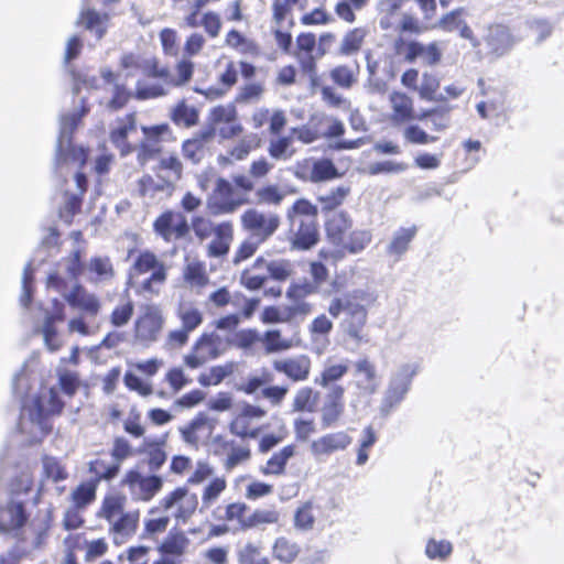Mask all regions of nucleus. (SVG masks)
<instances>
[{
  "mask_svg": "<svg viewBox=\"0 0 564 564\" xmlns=\"http://www.w3.org/2000/svg\"><path fill=\"white\" fill-rule=\"evenodd\" d=\"M119 66L128 72H142L148 78L159 79L158 84L137 82L134 98L149 100L167 95L172 88H181L188 85L193 78L195 64L187 58H180L174 68L161 63L156 56H144L140 53L127 52L119 59Z\"/></svg>",
  "mask_w": 564,
  "mask_h": 564,
  "instance_id": "obj_1",
  "label": "nucleus"
},
{
  "mask_svg": "<svg viewBox=\"0 0 564 564\" xmlns=\"http://www.w3.org/2000/svg\"><path fill=\"white\" fill-rule=\"evenodd\" d=\"M419 7L423 21L415 14L410 12L402 13L399 22L393 30L397 36L392 42V50L397 56H401L406 63H414L419 57L423 58V63L427 66H435L441 63L443 52L437 41L423 44L416 40H408V36H419L435 25H429L427 22L434 20L437 14L436 0H414Z\"/></svg>",
  "mask_w": 564,
  "mask_h": 564,
  "instance_id": "obj_2",
  "label": "nucleus"
},
{
  "mask_svg": "<svg viewBox=\"0 0 564 564\" xmlns=\"http://www.w3.org/2000/svg\"><path fill=\"white\" fill-rule=\"evenodd\" d=\"M354 220L347 212L334 213L325 219L324 230L328 243L335 249L321 248L318 258L336 267L348 254L362 252L371 242L369 229H354Z\"/></svg>",
  "mask_w": 564,
  "mask_h": 564,
  "instance_id": "obj_3",
  "label": "nucleus"
},
{
  "mask_svg": "<svg viewBox=\"0 0 564 564\" xmlns=\"http://www.w3.org/2000/svg\"><path fill=\"white\" fill-rule=\"evenodd\" d=\"M375 301L376 297L372 294L364 290H354L335 296L329 302L328 313L333 318L344 314L340 322L343 332L357 343L367 341L368 306Z\"/></svg>",
  "mask_w": 564,
  "mask_h": 564,
  "instance_id": "obj_4",
  "label": "nucleus"
},
{
  "mask_svg": "<svg viewBox=\"0 0 564 564\" xmlns=\"http://www.w3.org/2000/svg\"><path fill=\"white\" fill-rule=\"evenodd\" d=\"M318 207L307 198H297L286 209V241L292 251H307L319 242Z\"/></svg>",
  "mask_w": 564,
  "mask_h": 564,
  "instance_id": "obj_5",
  "label": "nucleus"
},
{
  "mask_svg": "<svg viewBox=\"0 0 564 564\" xmlns=\"http://www.w3.org/2000/svg\"><path fill=\"white\" fill-rule=\"evenodd\" d=\"M128 284L139 295L158 296L169 278V267L150 249L138 251L128 269Z\"/></svg>",
  "mask_w": 564,
  "mask_h": 564,
  "instance_id": "obj_6",
  "label": "nucleus"
},
{
  "mask_svg": "<svg viewBox=\"0 0 564 564\" xmlns=\"http://www.w3.org/2000/svg\"><path fill=\"white\" fill-rule=\"evenodd\" d=\"M126 505V496L109 494L102 498L97 511V517L108 523V533L115 545L130 541L139 528L140 510H127Z\"/></svg>",
  "mask_w": 564,
  "mask_h": 564,
  "instance_id": "obj_7",
  "label": "nucleus"
},
{
  "mask_svg": "<svg viewBox=\"0 0 564 564\" xmlns=\"http://www.w3.org/2000/svg\"><path fill=\"white\" fill-rule=\"evenodd\" d=\"M191 227L196 240L200 243L206 242L207 258L219 260L227 258L235 240L232 220L214 221L205 215L195 214L191 218Z\"/></svg>",
  "mask_w": 564,
  "mask_h": 564,
  "instance_id": "obj_8",
  "label": "nucleus"
},
{
  "mask_svg": "<svg viewBox=\"0 0 564 564\" xmlns=\"http://www.w3.org/2000/svg\"><path fill=\"white\" fill-rule=\"evenodd\" d=\"M191 227L196 240L200 243L206 242L207 258L219 260L227 258L235 240L232 220L214 221L205 215L195 214L191 218Z\"/></svg>",
  "mask_w": 564,
  "mask_h": 564,
  "instance_id": "obj_9",
  "label": "nucleus"
},
{
  "mask_svg": "<svg viewBox=\"0 0 564 564\" xmlns=\"http://www.w3.org/2000/svg\"><path fill=\"white\" fill-rule=\"evenodd\" d=\"M64 300L70 308L80 314L69 319L67 324L68 332L82 336L91 335L93 329L85 318H96L99 315L102 306L100 297L77 282L64 295Z\"/></svg>",
  "mask_w": 564,
  "mask_h": 564,
  "instance_id": "obj_10",
  "label": "nucleus"
},
{
  "mask_svg": "<svg viewBox=\"0 0 564 564\" xmlns=\"http://www.w3.org/2000/svg\"><path fill=\"white\" fill-rule=\"evenodd\" d=\"M130 499L137 503H147L163 489L164 480L156 474H144L138 468L128 469L120 480Z\"/></svg>",
  "mask_w": 564,
  "mask_h": 564,
  "instance_id": "obj_11",
  "label": "nucleus"
},
{
  "mask_svg": "<svg viewBox=\"0 0 564 564\" xmlns=\"http://www.w3.org/2000/svg\"><path fill=\"white\" fill-rule=\"evenodd\" d=\"M265 416V409L245 401L234 412L228 423V430L241 440H257L262 433L260 422Z\"/></svg>",
  "mask_w": 564,
  "mask_h": 564,
  "instance_id": "obj_12",
  "label": "nucleus"
},
{
  "mask_svg": "<svg viewBox=\"0 0 564 564\" xmlns=\"http://www.w3.org/2000/svg\"><path fill=\"white\" fill-rule=\"evenodd\" d=\"M240 226L250 238L265 243L279 230L281 217L273 212L250 207L240 215Z\"/></svg>",
  "mask_w": 564,
  "mask_h": 564,
  "instance_id": "obj_13",
  "label": "nucleus"
},
{
  "mask_svg": "<svg viewBox=\"0 0 564 564\" xmlns=\"http://www.w3.org/2000/svg\"><path fill=\"white\" fill-rule=\"evenodd\" d=\"M235 183L225 177H218L213 191L207 197L206 207L212 216H224L236 213L248 199L238 195Z\"/></svg>",
  "mask_w": 564,
  "mask_h": 564,
  "instance_id": "obj_14",
  "label": "nucleus"
},
{
  "mask_svg": "<svg viewBox=\"0 0 564 564\" xmlns=\"http://www.w3.org/2000/svg\"><path fill=\"white\" fill-rule=\"evenodd\" d=\"M166 513L171 511L176 524H185L198 509V497L187 486H178L164 495L158 503Z\"/></svg>",
  "mask_w": 564,
  "mask_h": 564,
  "instance_id": "obj_15",
  "label": "nucleus"
},
{
  "mask_svg": "<svg viewBox=\"0 0 564 564\" xmlns=\"http://www.w3.org/2000/svg\"><path fill=\"white\" fill-rule=\"evenodd\" d=\"M164 324L165 318L159 305H144L134 322L133 336L135 341L144 346L155 343L162 334Z\"/></svg>",
  "mask_w": 564,
  "mask_h": 564,
  "instance_id": "obj_16",
  "label": "nucleus"
},
{
  "mask_svg": "<svg viewBox=\"0 0 564 564\" xmlns=\"http://www.w3.org/2000/svg\"><path fill=\"white\" fill-rule=\"evenodd\" d=\"M143 139L137 148V162L144 166L149 162L163 158L162 143L172 139L173 131L167 123H160L150 127H142Z\"/></svg>",
  "mask_w": 564,
  "mask_h": 564,
  "instance_id": "obj_17",
  "label": "nucleus"
},
{
  "mask_svg": "<svg viewBox=\"0 0 564 564\" xmlns=\"http://www.w3.org/2000/svg\"><path fill=\"white\" fill-rule=\"evenodd\" d=\"M225 351L223 338L215 332L203 333L194 343L188 354L183 357L184 365L197 369Z\"/></svg>",
  "mask_w": 564,
  "mask_h": 564,
  "instance_id": "obj_18",
  "label": "nucleus"
},
{
  "mask_svg": "<svg viewBox=\"0 0 564 564\" xmlns=\"http://www.w3.org/2000/svg\"><path fill=\"white\" fill-rule=\"evenodd\" d=\"M152 228L155 235L166 243L186 238L192 230L186 215L172 208L163 210L154 219Z\"/></svg>",
  "mask_w": 564,
  "mask_h": 564,
  "instance_id": "obj_19",
  "label": "nucleus"
},
{
  "mask_svg": "<svg viewBox=\"0 0 564 564\" xmlns=\"http://www.w3.org/2000/svg\"><path fill=\"white\" fill-rule=\"evenodd\" d=\"M417 364H404L391 378L388 389L382 400V410L390 412L398 406L410 390L412 379L419 373Z\"/></svg>",
  "mask_w": 564,
  "mask_h": 564,
  "instance_id": "obj_20",
  "label": "nucleus"
},
{
  "mask_svg": "<svg viewBox=\"0 0 564 564\" xmlns=\"http://www.w3.org/2000/svg\"><path fill=\"white\" fill-rule=\"evenodd\" d=\"M317 293V285L310 282L308 280H304L301 282H292L285 292V297L290 302L289 305H285L289 314L292 316L293 321L304 319L314 311V305L310 303L306 299L310 295Z\"/></svg>",
  "mask_w": 564,
  "mask_h": 564,
  "instance_id": "obj_21",
  "label": "nucleus"
},
{
  "mask_svg": "<svg viewBox=\"0 0 564 564\" xmlns=\"http://www.w3.org/2000/svg\"><path fill=\"white\" fill-rule=\"evenodd\" d=\"M317 40L313 32H301L295 39L294 56L301 72L311 79L312 86H317V58L314 55Z\"/></svg>",
  "mask_w": 564,
  "mask_h": 564,
  "instance_id": "obj_22",
  "label": "nucleus"
},
{
  "mask_svg": "<svg viewBox=\"0 0 564 564\" xmlns=\"http://www.w3.org/2000/svg\"><path fill=\"white\" fill-rule=\"evenodd\" d=\"M214 454L216 456H225L223 467L227 473L232 471L239 465L250 460L251 448L249 445L239 444L232 438L224 435H217L214 438Z\"/></svg>",
  "mask_w": 564,
  "mask_h": 564,
  "instance_id": "obj_23",
  "label": "nucleus"
},
{
  "mask_svg": "<svg viewBox=\"0 0 564 564\" xmlns=\"http://www.w3.org/2000/svg\"><path fill=\"white\" fill-rule=\"evenodd\" d=\"M420 73L414 67L406 68L400 78L401 85L410 91L417 93L419 97L425 101L436 100L440 90V79L430 72L422 74L421 84L419 85Z\"/></svg>",
  "mask_w": 564,
  "mask_h": 564,
  "instance_id": "obj_24",
  "label": "nucleus"
},
{
  "mask_svg": "<svg viewBox=\"0 0 564 564\" xmlns=\"http://www.w3.org/2000/svg\"><path fill=\"white\" fill-rule=\"evenodd\" d=\"M345 392L343 386H333L326 393L319 414L323 430L335 427L341 422L346 411Z\"/></svg>",
  "mask_w": 564,
  "mask_h": 564,
  "instance_id": "obj_25",
  "label": "nucleus"
},
{
  "mask_svg": "<svg viewBox=\"0 0 564 564\" xmlns=\"http://www.w3.org/2000/svg\"><path fill=\"white\" fill-rule=\"evenodd\" d=\"M388 100L390 107L388 119L393 127H402L419 120L414 101L406 93L392 90Z\"/></svg>",
  "mask_w": 564,
  "mask_h": 564,
  "instance_id": "obj_26",
  "label": "nucleus"
},
{
  "mask_svg": "<svg viewBox=\"0 0 564 564\" xmlns=\"http://www.w3.org/2000/svg\"><path fill=\"white\" fill-rule=\"evenodd\" d=\"M152 171L153 175L169 189V196H172L177 183L183 178L184 165L176 153H171L160 158Z\"/></svg>",
  "mask_w": 564,
  "mask_h": 564,
  "instance_id": "obj_27",
  "label": "nucleus"
},
{
  "mask_svg": "<svg viewBox=\"0 0 564 564\" xmlns=\"http://www.w3.org/2000/svg\"><path fill=\"white\" fill-rule=\"evenodd\" d=\"M239 70L236 62L228 61L218 74L215 85L195 86L194 91L207 99H218L227 95L238 83Z\"/></svg>",
  "mask_w": 564,
  "mask_h": 564,
  "instance_id": "obj_28",
  "label": "nucleus"
},
{
  "mask_svg": "<svg viewBox=\"0 0 564 564\" xmlns=\"http://www.w3.org/2000/svg\"><path fill=\"white\" fill-rule=\"evenodd\" d=\"M272 368L284 375L291 382H304L312 372V359L307 355L280 358L272 361Z\"/></svg>",
  "mask_w": 564,
  "mask_h": 564,
  "instance_id": "obj_29",
  "label": "nucleus"
},
{
  "mask_svg": "<svg viewBox=\"0 0 564 564\" xmlns=\"http://www.w3.org/2000/svg\"><path fill=\"white\" fill-rule=\"evenodd\" d=\"M352 443L347 431L340 430L326 433L314 440L310 449L315 457H328L335 453L346 451Z\"/></svg>",
  "mask_w": 564,
  "mask_h": 564,
  "instance_id": "obj_30",
  "label": "nucleus"
},
{
  "mask_svg": "<svg viewBox=\"0 0 564 564\" xmlns=\"http://www.w3.org/2000/svg\"><path fill=\"white\" fill-rule=\"evenodd\" d=\"M261 145V139L258 134L252 133L243 137L229 147L225 153L217 156V163L223 167H228L237 162L248 159V156Z\"/></svg>",
  "mask_w": 564,
  "mask_h": 564,
  "instance_id": "obj_31",
  "label": "nucleus"
},
{
  "mask_svg": "<svg viewBox=\"0 0 564 564\" xmlns=\"http://www.w3.org/2000/svg\"><path fill=\"white\" fill-rule=\"evenodd\" d=\"M65 305L57 299L52 301V311L45 316L42 333L47 349L52 352L59 350L63 341L58 338L56 324L65 321Z\"/></svg>",
  "mask_w": 564,
  "mask_h": 564,
  "instance_id": "obj_32",
  "label": "nucleus"
},
{
  "mask_svg": "<svg viewBox=\"0 0 564 564\" xmlns=\"http://www.w3.org/2000/svg\"><path fill=\"white\" fill-rule=\"evenodd\" d=\"M274 169L272 162L268 158L261 155L258 159L251 161L248 170V175L238 174L232 177V181L237 188L245 193H250L254 189V182L265 178Z\"/></svg>",
  "mask_w": 564,
  "mask_h": 564,
  "instance_id": "obj_33",
  "label": "nucleus"
},
{
  "mask_svg": "<svg viewBox=\"0 0 564 564\" xmlns=\"http://www.w3.org/2000/svg\"><path fill=\"white\" fill-rule=\"evenodd\" d=\"M237 109L234 105H218L210 110V120L214 124L228 123L229 127L220 129L224 139H232L243 132V127L238 122Z\"/></svg>",
  "mask_w": 564,
  "mask_h": 564,
  "instance_id": "obj_34",
  "label": "nucleus"
},
{
  "mask_svg": "<svg viewBox=\"0 0 564 564\" xmlns=\"http://www.w3.org/2000/svg\"><path fill=\"white\" fill-rule=\"evenodd\" d=\"M171 517L158 505L149 509L148 517L143 521L140 538L147 541L158 542L170 525Z\"/></svg>",
  "mask_w": 564,
  "mask_h": 564,
  "instance_id": "obj_35",
  "label": "nucleus"
},
{
  "mask_svg": "<svg viewBox=\"0 0 564 564\" xmlns=\"http://www.w3.org/2000/svg\"><path fill=\"white\" fill-rule=\"evenodd\" d=\"M251 123L254 129H261L269 124V132L272 135H279L286 127V113L282 109L271 111L269 108H259L251 115Z\"/></svg>",
  "mask_w": 564,
  "mask_h": 564,
  "instance_id": "obj_36",
  "label": "nucleus"
},
{
  "mask_svg": "<svg viewBox=\"0 0 564 564\" xmlns=\"http://www.w3.org/2000/svg\"><path fill=\"white\" fill-rule=\"evenodd\" d=\"M213 432V424L205 413H198L188 424L180 429L183 441L197 446L208 438Z\"/></svg>",
  "mask_w": 564,
  "mask_h": 564,
  "instance_id": "obj_37",
  "label": "nucleus"
},
{
  "mask_svg": "<svg viewBox=\"0 0 564 564\" xmlns=\"http://www.w3.org/2000/svg\"><path fill=\"white\" fill-rule=\"evenodd\" d=\"M468 14L467 9L464 7L455 8L444 13L438 22L437 26L445 32L458 31L459 35L466 40L474 39V31L465 21V17Z\"/></svg>",
  "mask_w": 564,
  "mask_h": 564,
  "instance_id": "obj_38",
  "label": "nucleus"
},
{
  "mask_svg": "<svg viewBox=\"0 0 564 564\" xmlns=\"http://www.w3.org/2000/svg\"><path fill=\"white\" fill-rule=\"evenodd\" d=\"M135 115L128 113L123 118L118 120V124L110 131V141L119 150L122 156L130 154L134 148L128 141L130 132L135 131Z\"/></svg>",
  "mask_w": 564,
  "mask_h": 564,
  "instance_id": "obj_39",
  "label": "nucleus"
},
{
  "mask_svg": "<svg viewBox=\"0 0 564 564\" xmlns=\"http://www.w3.org/2000/svg\"><path fill=\"white\" fill-rule=\"evenodd\" d=\"M28 514L23 502L10 501L0 507V530L3 532L17 531L25 525Z\"/></svg>",
  "mask_w": 564,
  "mask_h": 564,
  "instance_id": "obj_40",
  "label": "nucleus"
},
{
  "mask_svg": "<svg viewBox=\"0 0 564 564\" xmlns=\"http://www.w3.org/2000/svg\"><path fill=\"white\" fill-rule=\"evenodd\" d=\"M225 45L242 56L259 57L262 53L260 44L246 36L237 29H230L225 35Z\"/></svg>",
  "mask_w": 564,
  "mask_h": 564,
  "instance_id": "obj_41",
  "label": "nucleus"
},
{
  "mask_svg": "<svg viewBox=\"0 0 564 564\" xmlns=\"http://www.w3.org/2000/svg\"><path fill=\"white\" fill-rule=\"evenodd\" d=\"M356 388L361 394H372L377 389V370L367 358L355 362Z\"/></svg>",
  "mask_w": 564,
  "mask_h": 564,
  "instance_id": "obj_42",
  "label": "nucleus"
},
{
  "mask_svg": "<svg viewBox=\"0 0 564 564\" xmlns=\"http://www.w3.org/2000/svg\"><path fill=\"white\" fill-rule=\"evenodd\" d=\"M209 133H196L192 138L183 140L181 144V152L185 161L193 165H198L203 162L207 152V142Z\"/></svg>",
  "mask_w": 564,
  "mask_h": 564,
  "instance_id": "obj_43",
  "label": "nucleus"
},
{
  "mask_svg": "<svg viewBox=\"0 0 564 564\" xmlns=\"http://www.w3.org/2000/svg\"><path fill=\"white\" fill-rule=\"evenodd\" d=\"M182 279L191 288L204 289L209 285L206 262L199 259L187 261L182 270Z\"/></svg>",
  "mask_w": 564,
  "mask_h": 564,
  "instance_id": "obj_44",
  "label": "nucleus"
},
{
  "mask_svg": "<svg viewBox=\"0 0 564 564\" xmlns=\"http://www.w3.org/2000/svg\"><path fill=\"white\" fill-rule=\"evenodd\" d=\"M321 393L311 386L299 388L291 402L294 413H314L319 404Z\"/></svg>",
  "mask_w": 564,
  "mask_h": 564,
  "instance_id": "obj_45",
  "label": "nucleus"
},
{
  "mask_svg": "<svg viewBox=\"0 0 564 564\" xmlns=\"http://www.w3.org/2000/svg\"><path fill=\"white\" fill-rule=\"evenodd\" d=\"M189 541L183 531L171 530L158 545L156 550L161 555L172 556L182 561L186 553Z\"/></svg>",
  "mask_w": 564,
  "mask_h": 564,
  "instance_id": "obj_46",
  "label": "nucleus"
},
{
  "mask_svg": "<svg viewBox=\"0 0 564 564\" xmlns=\"http://www.w3.org/2000/svg\"><path fill=\"white\" fill-rule=\"evenodd\" d=\"M265 259L258 257L251 265L243 269L240 273V284L248 291H259L264 286L269 276L263 272H257V270H263Z\"/></svg>",
  "mask_w": 564,
  "mask_h": 564,
  "instance_id": "obj_47",
  "label": "nucleus"
},
{
  "mask_svg": "<svg viewBox=\"0 0 564 564\" xmlns=\"http://www.w3.org/2000/svg\"><path fill=\"white\" fill-rule=\"evenodd\" d=\"M416 226L398 229L392 236V239L387 247V254L391 257L394 261H399L402 258V256L409 250L410 243L416 236Z\"/></svg>",
  "mask_w": 564,
  "mask_h": 564,
  "instance_id": "obj_48",
  "label": "nucleus"
},
{
  "mask_svg": "<svg viewBox=\"0 0 564 564\" xmlns=\"http://www.w3.org/2000/svg\"><path fill=\"white\" fill-rule=\"evenodd\" d=\"M296 453V445L289 444L282 447L279 452H275L263 466L260 467V471L264 476H279L284 474L286 464Z\"/></svg>",
  "mask_w": 564,
  "mask_h": 564,
  "instance_id": "obj_49",
  "label": "nucleus"
},
{
  "mask_svg": "<svg viewBox=\"0 0 564 564\" xmlns=\"http://www.w3.org/2000/svg\"><path fill=\"white\" fill-rule=\"evenodd\" d=\"M275 138L270 139L267 148V152L272 161L275 162H288L297 152L293 145L292 135H274Z\"/></svg>",
  "mask_w": 564,
  "mask_h": 564,
  "instance_id": "obj_50",
  "label": "nucleus"
},
{
  "mask_svg": "<svg viewBox=\"0 0 564 564\" xmlns=\"http://www.w3.org/2000/svg\"><path fill=\"white\" fill-rule=\"evenodd\" d=\"M176 316L181 322V326L191 332L198 328L204 321L202 311L192 301H181L176 308Z\"/></svg>",
  "mask_w": 564,
  "mask_h": 564,
  "instance_id": "obj_51",
  "label": "nucleus"
},
{
  "mask_svg": "<svg viewBox=\"0 0 564 564\" xmlns=\"http://www.w3.org/2000/svg\"><path fill=\"white\" fill-rule=\"evenodd\" d=\"M108 20L109 15L107 13H99L95 9H86L80 12L78 24L94 32L97 39H101L107 31Z\"/></svg>",
  "mask_w": 564,
  "mask_h": 564,
  "instance_id": "obj_52",
  "label": "nucleus"
},
{
  "mask_svg": "<svg viewBox=\"0 0 564 564\" xmlns=\"http://www.w3.org/2000/svg\"><path fill=\"white\" fill-rule=\"evenodd\" d=\"M88 471L94 476L90 480L99 484L102 480L111 481L115 479L120 471V467L112 459L108 462L105 458L97 457L88 463Z\"/></svg>",
  "mask_w": 564,
  "mask_h": 564,
  "instance_id": "obj_53",
  "label": "nucleus"
},
{
  "mask_svg": "<svg viewBox=\"0 0 564 564\" xmlns=\"http://www.w3.org/2000/svg\"><path fill=\"white\" fill-rule=\"evenodd\" d=\"M300 553V545L289 538L279 536L273 542L272 554L275 560L283 564H292L299 557Z\"/></svg>",
  "mask_w": 564,
  "mask_h": 564,
  "instance_id": "obj_54",
  "label": "nucleus"
},
{
  "mask_svg": "<svg viewBox=\"0 0 564 564\" xmlns=\"http://www.w3.org/2000/svg\"><path fill=\"white\" fill-rule=\"evenodd\" d=\"M236 557L238 564H271V560L264 554L263 547L251 541L237 550Z\"/></svg>",
  "mask_w": 564,
  "mask_h": 564,
  "instance_id": "obj_55",
  "label": "nucleus"
},
{
  "mask_svg": "<svg viewBox=\"0 0 564 564\" xmlns=\"http://www.w3.org/2000/svg\"><path fill=\"white\" fill-rule=\"evenodd\" d=\"M350 194L347 186H337L324 195L317 196L316 200L321 205V212L326 215L339 208Z\"/></svg>",
  "mask_w": 564,
  "mask_h": 564,
  "instance_id": "obj_56",
  "label": "nucleus"
},
{
  "mask_svg": "<svg viewBox=\"0 0 564 564\" xmlns=\"http://www.w3.org/2000/svg\"><path fill=\"white\" fill-rule=\"evenodd\" d=\"M366 35V30L360 26L348 30L343 36L338 54L341 56H351L357 54L362 47Z\"/></svg>",
  "mask_w": 564,
  "mask_h": 564,
  "instance_id": "obj_57",
  "label": "nucleus"
},
{
  "mask_svg": "<svg viewBox=\"0 0 564 564\" xmlns=\"http://www.w3.org/2000/svg\"><path fill=\"white\" fill-rule=\"evenodd\" d=\"M348 372V365L332 364L326 365L318 376L315 377L314 383L324 389H330L333 386H337L338 382Z\"/></svg>",
  "mask_w": 564,
  "mask_h": 564,
  "instance_id": "obj_58",
  "label": "nucleus"
},
{
  "mask_svg": "<svg viewBox=\"0 0 564 564\" xmlns=\"http://www.w3.org/2000/svg\"><path fill=\"white\" fill-rule=\"evenodd\" d=\"M236 370V364L228 361L223 365H216L198 376V382L203 387L218 386Z\"/></svg>",
  "mask_w": 564,
  "mask_h": 564,
  "instance_id": "obj_59",
  "label": "nucleus"
},
{
  "mask_svg": "<svg viewBox=\"0 0 564 564\" xmlns=\"http://www.w3.org/2000/svg\"><path fill=\"white\" fill-rule=\"evenodd\" d=\"M170 118L175 124L189 128L198 123L199 112L183 99L173 107Z\"/></svg>",
  "mask_w": 564,
  "mask_h": 564,
  "instance_id": "obj_60",
  "label": "nucleus"
},
{
  "mask_svg": "<svg viewBox=\"0 0 564 564\" xmlns=\"http://www.w3.org/2000/svg\"><path fill=\"white\" fill-rule=\"evenodd\" d=\"M88 270L94 275V282L110 281L115 278L116 271L111 259L107 256L93 257L88 263Z\"/></svg>",
  "mask_w": 564,
  "mask_h": 564,
  "instance_id": "obj_61",
  "label": "nucleus"
},
{
  "mask_svg": "<svg viewBox=\"0 0 564 564\" xmlns=\"http://www.w3.org/2000/svg\"><path fill=\"white\" fill-rule=\"evenodd\" d=\"M325 118L312 117L307 124L294 127L291 129V135H294L304 144H310L322 138L321 126Z\"/></svg>",
  "mask_w": 564,
  "mask_h": 564,
  "instance_id": "obj_62",
  "label": "nucleus"
},
{
  "mask_svg": "<svg viewBox=\"0 0 564 564\" xmlns=\"http://www.w3.org/2000/svg\"><path fill=\"white\" fill-rule=\"evenodd\" d=\"M137 193L141 198H154L158 194L169 196V189L153 174L145 173L137 181Z\"/></svg>",
  "mask_w": 564,
  "mask_h": 564,
  "instance_id": "obj_63",
  "label": "nucleus"
},
{
  "mask_svg": "<svg viewBox=\"0 0 564 564\" xmlns=\"http://www.w3.org/2000/svg\"><path fill=\"white\" fill-rule=\"evenodd\" d=\"M98 484L93 480L80 482L70 495V501L76 508L85 509L96 500Z\"/></svg>",
  "mask_w": 564,
  "mask_h": 564,
  "instance_id": "obj_64",
  "label": "nucleus"
}]
</instances>
